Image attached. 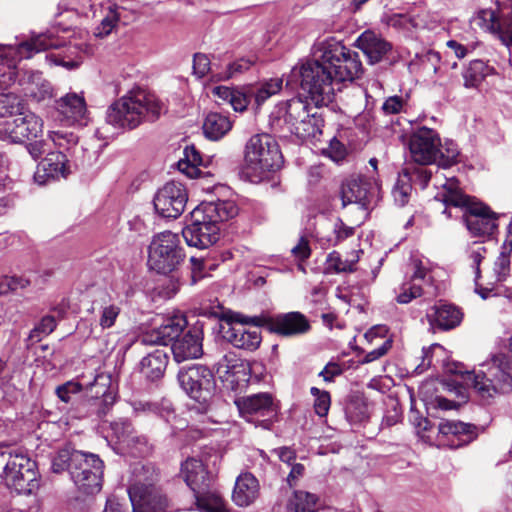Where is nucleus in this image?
<instances>
[{
  "mask_svg": "<svg viewBox=\"0 0 512 512\" xmlns=\"http://www.w3.org/2000/svg\"><path fill=\"white\" fill-rule=\"evenodd\" d=\"M83 389V384L77 381H67L56 388V395L65 403L72 400V396L78 394Z\"/></svg>",
  "mask_w": 512,
  "mask_h": 512,
  "instance_id": "53",
  "label": "nucleus"
},
{
  "mask_svg": "<svg viewBox=\"0 0 512 512\" xmlns=\"http://www.w3.org/2000/svg\"><path fill=\"white\" fill-rule=\"evenodd\" d=\"M409 150L412 159L421 165L437 161L440 138L436 131L427 127L416 129L409 138Z\"/></svg>",
  "mask_w": 512,
  "mask_h": 512,
  "instance_id": "19",
  "label": "nucleus"
},
{
  "mask_svg": "<svg viewBox=\"0 0 512 512\" xmlns=\"http://www.w3.org/2000/svg\"><path fill=\"white\" fill-rule=\"evenodd\" d=\"M184 258L179 236L170 231L154 236L149 245L148 265L157 273L168 274L175 271Z\"/></svg>",
  "mask_w": 512,
  "mask_h": 512,
  "instance_id": "9",
  "label": "nucleus"
},
{
  "mask_svg": "<svg viewBox=\"0 0 512 512\" xmlns=\"http://www.w3.org/2000/svg\"><path fill=\"white\" fill-rule=\"evenodd\" d=\"M48 139L53 143L56 151H63L68 154L76 146L78 137L66 130H53L48 132Z\"/></svg>",
  "mask_w": 512,
  "mask_h": 512,
  "instance_id": "45",
  "label": "nucleus"
},
{
  "mask_svg": "<svg viewBox=\"0 0 512 512\" xmlns=\"http://www.w3.org/2000/svg\"><path fill=\"white\" fill-rule=\"evenodd\" d=\"M459 149L455 142L446 140L444 144L440 142L437 163L443 168L450 167L457 162Z\"/></svg>",
  "mask_w": 512,
  "mask_h": 512,
  "instance_id": "47",
  "label": "nucleus"
},
{
  "mask_svg": "<svg viewBox=\"0 0 512 512\" xmlns=\"http://www.w3.org/2000/svg\"><path fill=\"white\" fill-rule=\"evenodd\" d=\"M177 379L182 389L199 403H206L215 388L212 371L199 364L182 368L178 372Z\"/></svg>",
  "mask_w": 512,
  "mask_h": 512,
  "instance_id": "14",
  "label": "nucleus"
},
{
  "mask_svg": "<svg viewBox=\"0 0 512 512\" xmlns=\"http://www.w3.org/2000/svg\"><path fill=\"white\" fill-rule=\"evenodd\" d=\"M17 121L20 133V143L24 139L37 138L43 133V120L31 111L22 110L17 114Z\"/></svg>",
  "mask_w": 512,
  "mask_h": 512,
  "instance_id": "38",
  "label": "nucleus"
},
{
  "mask_svg": "<svg viewBox=\"0 0 512 512\" xmlns=\"http://www.w3.org/2000/svg\"><path fill=\"white\" fill-rule=\"evenodd\" d=\"M315 59H321L331 71L335 86L352 82L362 73V63L357 52L350 50L334 38L318 41L313 46Z\"/></svg>",
  "mask_w": 512,
  "mask_h": 512,
  "instance_id": "5",
  "label": "nucleus"
},
{
  "mask_svg": "<svg viewBox=\"0 0 512 512\" xmlns=\"http://www.w3.org/2000/svg\"><path fill=\"white\" fill-rule=\"evenodd\" d=\"M86 405L88 412L98 417L105 416L115 402V395L110 391L109 379L102 375L86 386Z\"/></svg>",
  "mask_w": 512,
  "mask_h": 512,
  "instance_id": "23",
  "label": "nucleus"
},
{
  "mask_svg": "<svg viewBox=\"0 0 512 512\" xmlns=\"http://www.w3.org/2000/svg\"><path fill=\"white\" fill-rule=\"evenodd\" d=\"M171 350L179 363L200 357L203 354L201 332L196 328L189 330L173 342Z\"/></svg>",
  "mask_w": 512,
  "mask_h": 512,
  "instance_id": "29",
  "label": "nucleus"
},
{
  "mask_svg": "<svg viewBox=\"0 0 512 512\" xmlns=\"http://www.w3.org/2000/svg\"><path fill=\"white\" fill-rule=\"evenodd\" d=\"M331 404L330 394L327 391H322L317 398H315L314 409L317 415L324 417L327 415Z\"/></svg>",
  "mask_w": 512,
  "mask_h": 512,
  "instance_id": "62",
  "label": "nucleus"
},
{
  "mask_svg": "<svg viewBox=\"0 0 512 512\" xmlns=\"http://www.w3.org/2000/svg\"><path fill=\"white\" fill-rule=\"evenodd\" d=\"M493 271L497 281L505 280L510 273V255L500 252L494 263Z\"/></svg>",
  "mask_w": 512,
  "mask_h": 512,
  "instance_id": "54",
  "label": "nucleus"
},
{
  "mask_svg": "<svg viewBox=\"0 0 512 512\" xmlns=\"http://www.w3.org/2000/svg\"><path fill=\"white\" fill-rule=\"evenodd\" d=\"M318 497L305 491H295L287 504V512H315Z\"/></svg>",
  "mask_w": 512,
  "mask_h": 512,
  "instance_id": "42",
  "label": "nucleus"
},
{
  "mask_svg": "<svg viewBox=\"0 0 512 512\" xmlns=\"http://www.w3.org/2000/svg\"><path fill=\"white\" fill-rule=\"evenodd\" d=\"M104 462L97 454L80 451L72 458L70 478L84 495H94L102 489Z\"/></svg>",
  "mask_w": 512,
  "mask_h": 512,
  "instance_id": "10",
  "label": "nucleus"
},
{
  "mask_svg": "<svg viewBox=\"0 0 512 512\" xmlns=\"http://www.w3.org/2000/svg\"><path fill=\"white\" fill-rule=\"evenodd\" d=\"M409 420L416 429L419 437L424 438V433L431 428V423L427 418H423L417 411L411 410Z\"/></svg>",
  "mask_w": 512,
  "mask_h": 512,
  "instance_id": "57",
  "label": "nucleus"
},
{
  "mask_svg": "<svg viewBox=\"0 0 512 512\" xmlns=\"http://www.w3.org/2000/svg\"><path fill=\"white\" fill-rule=\"evenodd\" d=\"M56 328V320L53 316H45L39 324L31 330L28 339L35 343L39 342L44 336L49 335Z\"/></svg>",
  "mask_w": 512,
  "mask_h": 512,
  "instance_id": "51",
  "label": "nucleus"
},
{
  "mask_svg": "<svg viewBox=\"0 0 512 512\" xmlns=\"http://www.w3.org/2000/svg\"><path fill=\"white\" fill-rule=\"evenodd\" d=\"M180 475L194 493L211 486L212 475L200 459L188 458L181 464Z\"/></svg>",
  "mask_w": 512,
  "mask_h": 512,
  "instance_id": "26",
  "label": "nucleus"
},
{
  "mask_svg": "<svg viewBox=\"0 0 512 512\" xmlns=\"http://www.w3.org/2000/svg\"><path fill=\"white\" fill-rule=\"evenodd\" d=\"M26 150L34 160H38L44 154L51 152L48 141L44 139L34 140L27 143Z\"/></svg>",
  "mask_w": 512,
  "mask_h": 512,
  "instance_id": "55",
  "label": "nucleus"
},
{
  "mask_svg": "<svg viewBox=\"0 0 512 512\" xmlns=\"http://www.w3.org/2000/svg\"><path fill=\"white\" fill-rule=\"evenodd\" d=\"M494 73V68L483 60H473L463 72L464 85L467 88H476L488 76Z\"/></svg>",
  "mask_w": 512,
  "mask_h": 512,
  "instance_id": "40",
  "label": "nucleus"
},
{
  "mask_svg": "<svg viewBox=\"0 0 512 512\" xmlns=\"http://www.w3.org/2000/svg\"><path fill=\"white\" fill-rule=\"evenodd\" d=\"M269 330L282 336H299L307 333L311 326L307 317L300 312L279 314L268 321Z\"/></svg>",
  "mask_w": 512,
  "mask_h": 512,
  "instance_id": "25",
  "label": "nucleus"
},
{
  "mask_svg": "<svg viewBox=\"0 0 512 512\" xmlns=\"http://www.w3.org/2000/svg\"><path fill=\"white\" fill-rule=\"evenodd\" d=\"M426 316L433 329L450 330L461 323L463 314L455 305L440 302L433 306Z\"/></svg>",
  "mask_w": 512,
  "mask_h": 512,
  "instance_id": "28",
  "label": "nucleus"
},
{
  "mask_svg": "<svg viewBox=\"0 0 512 512\" xmlns=\"http://www.w3.org/2000/svg\"><path fill=\"white\" fill-rule=\"evenodd\" d=\"M0 140L10 143H20L17 115H14L12 119L0 121Z\"/></svg>",
  "mask_w": 512,
  "mask_h": 512,
  "instance_id": "50",
  "label": "nucleus"
},
{
  "mask_svg": "<svg viewBox=\"0 0 512 512\" xmlns=\"http://www.w3.org/2000/svg\"><path fill=\"white\" fill-rule=\"evenodd\" d=\"M486 253V249L483 246H478L476 249H473L470 252V260H471V267L474 270L475 274V281H478L481 275L480 271V264L482 260L484 259V255Z\"/></svg>",
  "mask_w": 512,
  "mask_h": 512,
  "instance_id": "60",
  "label": "nucleus"
},
{
  "mask_svg": "<svg viewBox=\"0 0 512 512\" xmlns=\"http://www.w3.org/2000/svg\"><path fill=\"white\" fill-rule=\"evenodd\" d=\"M55 108L64 125L86 124L87 107L82 95L68 93L56 101Z\"/></svg>",
  "mask_w": 512,
  "mask_h": 512,
  "instance_id": "24",
  "label": "nucleus"
},
{
  "mask_svg": "<svg viewBox=\"0 0 512 512\" xmlns=\"http://www.w3.org/2000/svg\"><path fill=\"white\" fill-rule=\"evenodd\" d=\"M314 110L307 100L292 98L275 106L269 117V125L275 134L287 136L292 128Z\"/></svg>",
  "mask_w": 512,
  "mask_h": 512,
  "instance_id": "13",
  "label": "nucleus"
},
{
  "mask_svg": "<svg viewBox=\"0 0 512 512\" xmlns=\"http://www.w3.org/2000/svg\"><path fill=\"white\" fill-rule=\"evenodd\" d=\"M380 184L373 178L367 176H351L341 185L342 206L357 204L367 210L371 205L376 204L379 198Z\"/></svg>",
  "mask_w": 512,
  "mask_h": 512,
  "instance_id": "15",
  "label": "nucleus"
},
{
  "mask_svg": "<svg viewBox=\"0 0 512 512\" xmlns=\"http://www.w3.org/2000/svg\"><path fill=\"white\" fill-rule=\"evenodd\" d=\"M392 346V342L391 340L387 339L385 340L381 346H379L378 348L368 352L364 358L362 359L361 363H371L379 358H381L382 356H384L388 350L391 348Z\"/></svg>",
  "mask_w": 512,
  "mask_h": 512,
  "instance_id": "63",
  "label": "nucleus"
},
{
  "mask_svg": "<svg viewBox=\"0 0 512 512\" xmlns=\"http://www.w3.org/2000/svg\"><path fill=\"white\" fill-rule=\"evenodd\" d=\"M389 25L410 31L417 26L416 21L408 15L396 14L390 18Z\"/></svg>",
  "mask_w": 512,
  "mask_h": 512,
  "instance_id": "59",
  "label": "nucleus"
},
{
  "mask_svg": "<svg viewBox=\"0 0 512 512\" xmlns=\"http://www.w3.org/2000/svg\"><path fill=\"white\" fill-rule=\"evenodd\" d=\"M220 227L213 223L197 206L191 212V223L182 230V236L189 246L204 249L219 238Z\"/></svg>",
  "mask_w": 512,
  "mask_h": 512,
  "instance_id": "17",
  "label": "nucleus"
},
{
  "mask_svg": "<svg viewBox=\"0 0 512 512\" xmlns=\"http://www.w3.org/2000/svg\"><path fill=\"white\" fill-rule=\"evenodd\" d=\"M282 78H272L257 86H243L230 88L227 86L214 87L213 95L224 102L229 103L236 112H243L254 99L257 107H260L268 98L277 94L282 89Z\"/></svg>",
  "mask_w": 512,
  "mask_h": 512,
  "instance_id": "7",
  "label": "nucleus"
},
{
  "mask_svg": "<svg viewBox=\"0 0 512 512\" xmlns=\"http://www.w3.org/2000/svg\"><path fill=\"white\" fill-rule=\"evenodd\" d=\"M291 253L299 261L308 259L311 255L309 241L305 237H301L298 244L291 249Z\"/></svg>",
  "mask_w": 512,
  "mask_h": 512,
  "instance_id": "61",
  "label": "nucleus"
},
{
  "mask_svg": "<svg viewBox=\"0 0 512 512\" xmlns=\"http://www.w3.org/2000/svg\"><path fill=\"white\" fill-rule=\"evenodd\" d=\"M308 60L291 69L286 85L291 89L300 86L317 106H327L333 101L335 85L331 71L321 59Z\"/></svg>",
  "mask_w": 512,
  "mask_h": 512,
  "instance_id": "4",
  "label": "nucleus"
},
{
  "mask_svg": "<svg viewBox=\"0 0 512 512\" xmlns=\"http://www.w3.org/2000/svg\"><path fill=\"white\" fill-rule=\"evenodd\" d=\"M412 191V186L410 184V177L407 173L403 176H400L397 180L393 190L392 195L395 202L399 206H404L408 201Z\"/></svg>",
  "mask_w": 512,
  "mask_h": 512,
  "instance_id": "49",
  "label": "nucleus"
},
{
  "mask_svg": "<svg viewBox=\"0 0 512 512\" xmlns=\"http://www.w3.org/2000/svg\"><path fill=\"white\" fill-rule=\"evenodd\" d=\"M129 498L134 512H166L168 507L167 498L158 488L142 493L136 490Z\"/></svg>",
  "mask_w": 512,
  "mask_h": 512,
  "instance_id": "30",
  "label": "nucleus"
},
{
  "mask_svg": "<svg viewBox=\"0 0 512 512\" xmlns=\"http://www.w3.org/2000/svg\"><path fill=\"white\" fill-rule=\"evenodd\" d=\"M471 23L495 35L503 45L512 46V3L496 0L494 8L480 9Z\"/></svg>",
  "mask_w": 512,
  "mask_h": 512,
  "instance_id": "11",
  "label": "nucleus"
},
{
  "mask_svg": "<svg viewBox=\"0 0 512 512\" xmlns=\"http://www.w3.org/2000/svg\"><path fill=\"white\" fill-rule=\"evenodd\" d=\"M404 101L399 96H391L385 100L382 109L386 114H397L401 112Z\"/></svg>",
  "mask_w": 512,
  "mask_h": 512,
  "instance_id": "64",
  "label": "nucleus"
},
{
  "mask_svg": "<svg viewBox=\"0 0 512 512\" xmlns=\"http://www.w3.org/2000/svg\"><path fill=\"white\" fill-rule=\"evenodd\" d=\"M188 200L185 187L176 181L166 183L154 196L156 212L165 218H177L185 209Z\"/></svg>",
  "mask_w": 512,
  "mask_h": 512,
  "instance_id": "18",
  "label": "nucleus"
},
{
  "mask_svg": "<svg viewBox=\"0 0 512 512\" xmlns=\"http://www.w3.org/2000/svg\"><path fill=\"white\" fill-rule=\"evenodd\" d=\"M422 295V287L419 283L407 281L404 282L400 287V292L396 297V300L400 304H407L413 299Z\"/></svg>",
  "mask_w": 512,
  "mask_h": 512,
  "instance_id": "52",
  "label": "nucleus"
},
{
  "mask_svg": "<svg viewBox=\"0 0 512 512\" xmlns=\"http://www.w3.org/2000/svg\"><path fill=\"white\" fill-rule=\"evenodd\" d=\"M200 165H204L200 152L194 146L186 147L184 158L178 162V169L188 177L193 178L200 172L198 168Z\"/></svg>",
  "mask_w": 512,
  "mask_h": 512,
  "instance_id": "43",
  "label": "nucleus"
},
{
  "mask_svg": "<svg viewBox=\"0 0 512 512\" xmlns=\"http://www.w3.org/2000/svg\"><path fill=\"white\" fill-rule=\"evenodd\" d=\"M159 479V474L155 467L151 464H136L132 469V476L130 479V485L127 490L128 495H132L133 492L142 493L146 490L157 488L155 483Z\"/></svg>",
  "mask_w": 512,
  "mask_h": 512,
  "instance_id": "33",
  "label": "nucleus"
},
{
  "mask_svg": "<svg viewBox=\"0 0 512 512\" xmlns=\"http://www.w3.org/2000/svg\"><path fill=\"white\" fill-rule=\"evenodd\" d=\"M64 45L51 32L32 34L28 38L16 39L14 44H0V89H6L17 80L24 87L26 95L37 101L52 97L53 88L39 71H26L19 77L18 63L36 53Z\"/></svg>",
  "mask_w": 512,
  "mask_h": 512,
  "instance_id": "1",
  "label": "nucleus"
},
{
  "mask_svg": "<svg viewBox=\"0 0 512 512\" xmlns=\"http://www.w3.org/2000/svg\"><path fill=\"white\" fill-rule=\"evenodd\" d=\"M187 319L181 312H175L164 318L159 327L147 331L140 337L144 345H168L179 339V336L187 327Z\"/></svg>",
  "mask_w": 512,
  "mask_h": 512,
  "instance_id": "20",
  "label": "nucleus"
},
{
  "mask_svg": "<svg viewBox=\"0 0 512 512\" xmlns=\"http://www.w3.org/2000/svg\"><path fill=\"white\" fill-rule=\"evenodd\" d=\"M89 311L95 315L98 326L106 330L115 326L121 307L107 293L102 292L92 301Z\"/></svg>",
  "mask_w": 512,
  "mask_h": 512,
  "instance_id": "27",
  "label": "nucleus"
},
{
  "mask_svg": "<svg viewBox=\"0 0 512 512\" xmlns=\"http://www.w3.org/2000/svg\"><path fill=\"white\" fill-rule=\"evenodd\" d=\"M240 416L256 427L270 429L278 413V406L270 393L263 392L235 400Z\"/></svg>",
  "mask_w": 512,
  "mask_h": 512,
  "instance_id": "12",
  "label": "nucleus"
},
{
  "mask_svg": "<svg viewBox=\"0 0 512 512\" xmlns=\"http://www.w3.org/2000/svg\"><path fill=\"white\" fill-rule=\"evenodd\" d=\"M357 46L367 56L371 64L380 62L391 50V44L389 42L371 31H365L359 36Z\"/></svg>",
  "mask_w": 512,
  "mask_h": 512,
  "instance_id": "31",
  "label": "nucleus"
},
{
  "mask_svg": "<svg viewBox=\"0 0 512 512\" xmlns=\"http://www.w3.org/2000/svg\"><path fill=\"white\" fill-rule=\"evenodd\" d=\"M168 364V355L164 349H156L143 357L140 362V373L151 382L158 381L164 375Z\"/></svg>",
  "mask_w": 512,
  "mask_h": 512,
  "instance_id": "34",
  "label": "nucleus"
},
{
  "mask_svg": "<svg viewBox=\"0 0 512 512\" xmlns=\"http://www.w3.org/2000/svg\"><path fill=\"white\" fill-rule=\"evenodd\" d=\"M76 453H80V451L70 447L59 449L55 456L52 458V471L54 473H62L63 471L68 470L70 473L72 458H74Z\"/></svg>",
  "mask_w": 512,
  "mask_h": 512,
  "instance_id": "48",
  "label": "nucleus"
},
{
  "mask_svg": "<svg viewBox=\"0 0 512 512\" xmlns=\"http://www.w3.org/2000/svg\"><path fill=\"white\" fill-rule=\"evenodd\" d=\"M194 74L199 78L204 77L210 70V60L205 54L196 53L193 58Z\"/></svg>",
  "mask_w": 512,
  "mask_h": 512,
  "instance_id": "58",
  "label": "nucleus"
},
{
  "mask_svg": "<svg viewBox=\"0 0 512 512\" xmlns=\"http://www.w3.org/2000/svg\"><path fill=\"white\" fill-rule=\"evenodd\" d=\"M258 495V480L251 473L240 474L232 494L234 503L240 507H247L257 499Z\"/></svg>",
  "mask_w": 512,
  "mask_h": 512,
  "instance_id": "32",
  "label": "nucleus"
},
{
  "mask_svg": "<svg viewBox=\"0 0 512 512\" xmlns=\"http://www.w3.org/2000/svg\"><path fill=\"white\" fill-rule=\"evenodd\" d=\"M357 261L358 255L353 254L351 258L342 259L338 252L333 251L327 257L326 269L335 273L353 272Z\"/></svg>",
  "mask_w": 512,
  "mask_h": 512,
  "instance_id": "44",
  "label": "nucleus"
},
{
  "mask_svg": "<svg viewBox=\"0 0 512 512\" xmlns=\"http://www.w3.org/2000/svg\"><path fill=\"white\" fill-rule=\"evenodd\" d=\"M70 173L68 154L63 151H51L38 163L34 172V182L40 186L47 185Z\"/></svg>",
  "mask_w": 512,
  "mask_h": 512,
  "instance_id": "22",
  "label": "nucleus"
},
{
  "mask_svg": "<svg viewBox=\"0 0 512 512\" xmlns=\"http://www.w3.org/2000/svg\"><path fill=\"white\" fill-rule=\"evenodd\" d=\"M442 191L435 196L436 200L442 201L446 207L454 206L464 208V221L469 232L476 237L490 236L497 229V215L483 203L475 201L474 198L462 193L459 189V182L454 177L446 178L441 184ZM443 213L451 216L447 208Z\"/></svg>",
  "mask_w": 512,
  "mask_h": 512,
  "instance_id": "3",
  "label": "nucleus"
},
{
  "mask_svg": "<svg viewBox=\"0 0 512 512\" xmlns=\"http://www.w3.org/2000/svg\"><path fill=\"white\" fill-rule=\"evenodd\" d=\"M119 16L116 10L110 8L109 14L103 18L100 26L97 28V36H106L111 33L112 29L115 27L118 22Z\"/></svg>",
  "mask_w": 512,
  "mask_h": 512,
  "instance_id": "56",
  "label": "nucleus"
},
{
  "mask_svg": "<svg viewBox=\"0 0 512 512\" xmlns=\"http://www.w3.org/2000/svg\"><path fill=\"white\" fill-rule=\"evenodd\" d=\"M263 320L260 317L236 316V323L229 324L223 337L234 347L249 351L256 350L262 340L259 327Z\"/></svg>",
  "mask_w": 512,
  "mask_h": 512,
  "instance_id": "16",
  "label": "nucleus"
},
{
  "mask_svg": "<svg viewBox=\"0 0 512 512\" xmlns=\"http://www.w3.org/2000/svg\"><path fill=\"white\" fill-rule=\"evenodd\" d=\"M195 505L201 512H225L226 506L219 493L207 487L193 494Z\"/></svg>",
  "mask_w": 512,
  "mask_h": 512,
  "instance_id": "39",
  "label": "nucleus"
},
{
  "mask_svg": "<svg viewBox=\"0 0 512 512\" xmlns=\"http://www.w3.org/2000/svg\"><path fill=\"white\" fill-rule=\"evenodd\" d=\"M232 129V121L229 116L210 112L203 123V132L211 140H219Z\"/></svg>",
  "mask_w": 512,
  "mask_h": 512,
  "instance_id": "37",
  "label": "nucleus"
},
{
  "mask_svg": "<svg viewBox=\"0 0 512 512\" xmlns=\"http://www.w3.org/2000/svg\"><path fill=\"white\" fill-rule=\"evenodd\" d=\"M244 162L247 169L262 178L266 173L278 170L283 163V157L273 137L256 134L245 145Z\"/></svg>",
  "mask_w": 512,
  "mask_h": 512,
  "instance_id": "6",
  "label": "nucleus"
},
{
  "mask_svg": "<svg viewBox=\"0 0 512 512\" xmlns=\"http://www.w3.org/2000/svg\"><path fill=\"white\" fill-rule=\"evenodd\" d=\"M438 429L443 435L459 436L462 443L470 442L476 435L474 425L454 420L440 422Z\"/></svg>",
  "mask_w": 512,
  "mask_h": 512,
  "instance_id": "41",
  "label": "nucleus"
},
{
  "mask_svg": "<svg viewBox=\"0 0 512 512\" xmlns=\"http://www.w3.org/2000/svg\"><path fill=\"white\" fill-rule=\"evenodd\" d=\"M37 464L23 451L9 453L1 477L18 494L30 495L39 487Z\"/></svg>",
  "mask_w": 512,
  "mask_h": 512,
  "instance_id": "8",
  "label": "nucleus"
},
{
  "mask_svg": "<svg viewBox=\"0 0 512 512\" xmlns=\"http://www.w3.org/2000/svg\"><path fill=\"white\" fill-rule=\"evenodd\" d=\"M111 440L119 446L121 452H129L134 456H142L148 453L147 440L144 436L137 435L128 420L119 419L110 424Z\"/></svg>",
  "mask_w": 512,
  "mask_h": 512,
  "instance_id": "21",
  "label": "nucleus"
},
{
  "mask_svg": "<svg viewBox=\"0 0 512 512\" xmlns=\"http://www.w3.org/2000/svg\"><path fill=\"white\" fill-rule=\"evenodd\" d=\"M164 110L158 97L142 89L131 90L106 111V125L115 130L134 129L144 121H154Z\"/></svg>",
  "mask_w": 512,
  "mask_h": 512,
  "instance_id": "2",
  "label": "nucleus"
},
{
  "mask_svg": "<svg viewBox=\"0 0 512 512\" xmlns=\"http://www.w3.org/2000/svg\"><path fill=\"white\" fill-rule=\"evenodd\" d=\"M24 108L23 101L15 93H0V117L17 115Z\"/></svg>",
  "mask_w": 512,
  "mask_h": 512,
  "instance_id": "46",
  "label": "nucleus"
},
{
  "mask_svg": "<svg viewBox=\"0 0 512 512\" xmlns=\"http://www.w3.org/2000/svg\"><path fill=\"white\" fill-rule=\"evenodd\" d=\"M320 107L314 104V110L310 112L309 116L296 124L288 134H295L301 139L316 138L320 135L324 123L322 115L319 113Z\"/></svg>",
  "mask_w": 512,
  "mask_h": 512,
  "instance_id": "36",
  "label": "nucleus"
},
{
  "mask_svg": "<svg viewBox=\"0 0 512 512\" xmlns=\"http://www.w3.org/2000/svg\"><path fill=\"white\" fill-rule=\"evenodd\" d=\"M204 215L214 224L219 226L220 222L227 221L238 214V207L233 200H217L206 203H201L198 206Z\"/></svg>",
  "mask_w": 512,
  "mask_h": 512,
  "instance_id": "35",
  "label": "nucleus"
}]
</instances>
